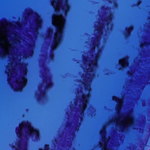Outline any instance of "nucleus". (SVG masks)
<instances>
[{"label": "nucleus", "mask_w": 150, "mask_h": 150, "mask_svg": "<svg viewBox=\"0 0 150 150\" xmlns=\"http://www.w3.org/2000/svg\"><path fill=\"white\" fill-rule=\"evenodd\" d=\"M16 132L17 136L20 139L17 143V147L16 150H28L27 142L30 138H35V140L39 139L38 131L34 128L31 124L27 122H23L16 127Z\"/></svg>", "instance_id": "1"}, {"label": "nucleus", "mask_w": 150, "mask_h": 150, "mask_svg": "<svg viewBox=\"0 0 150 150\" xmlns=\"http://www.w3.org/2000/svg\"><path fill=\"white\" fill-rule=\"evenodd\" d=\"M81 89L78 91L76 96L77 99L74 100V105H70L71 110L74 111L79 114V117L82 121L84 115V111L87 107L88 100L90 96L91 90V85H78Z\"/></svg>", "instance_id": "2"}, {"label": "nucleus", "mask_w": 150, "mask_h": 150, "mask_svg": "<svg viewBox=\"0 0 150 150\" xmlns=\"http://www.w3.org/2000/svg\"><path fill=\"white\" fill-rule=\"evenodd\" d=\"M112 100L117 103L115 110L117 112V117L111 120L109 123L112 122L116 124L117 127L120 129V131L123 132L127 130L129 127L133 124V121L132 119H129L120 112L122 103V100L121 99L117 97L113 96L112 97Z\"/></svg>", "instance_id": "3"}, {"label": "nucleus", "mask_w": 150, "mask_h": 150, "mask_svg": "<svg viewBox=\"0 0 150 150\" xmlns=\"http://www.w3.org/2000/svg\"><path fill=\"white\" fill-rule=\"evenodd\" d=\"M99 58V55L96 54L94 60H92L91 63L88 64L89 68L87 69V72L85 74H83L81 78L84 82L92 79L94 76V74H92L94 72V68L97 67L98 65V61Z\"/></svg>", "instance_id": "4"}, {"label": "nucleus", "mask_w": 150, "mask_h": 150, "mask_svg": "<svg viewBox=\"0 0 150 150\" xmlns=\"http://www.w3.org/2000/svg\"><path fill=\"white\" fill-rule=\"evenodd\" d=\"M38 92L35 94L38 100L45 99L46 97V93L53 85H38Z\"/></svg>", "instance_id": "5"}, {"label": "nucleus", "mask_w": 150, "mask_h": 150, "mask_svg": "<svg viewBox=\"0 0 150 150\" xmlns=\"http://www.w3.org/2000/svg\"><path fill=\"white\" fill-rule=\"evenodd\" d=\"M57 28V35L54 36L52 45L51 47L52 51L55 50L58 45L61 43L62 37L63 32L62 30H58L59 28L55 25Z\"/></svg>", "instance_id": "6"}, {"label": "nucleus", "mask_w": 150, "mask_h": 150, "mask_svg": "<svg viewBox=\"0 0 150 150\" xmlns=\"http://www.w3.org/2000/svg\"><path fill=\"white\" fill-rule=\"evenodd\" d=\"M42 78L43 82L46 83L45 84H105V83H83L81 84L77 83H48L50 78L47 75L43 74L42 75Z\"/></svg>", "instance_id": "7"}, {"label": "nucleus", "mask_w": 150, "mask_h": 150, "mask_svg": "<svg viewBox=\"0 0 150 150\" xmlns=\"http://www.w3.org/2000/svg\"><path fill=\"white\" fill-rule=\"evenodd\" d=\"M19 64L21 67V68L20 67V69L21 70L22 69V71H21V73H23V75L19 77L18 80L19 81H22L25 78L24 76L27 75V68L24 66H26L27 64L25 63H20Z\"/></svg>", "instance_id": "8"}, {"label": "nucleus", "mask_w": 150, "mask_h": 150, "mask_svg": "<svg viewBox=\"0 0 150 150\" xmlns=\"http://www.w3.org/2000/svg\"><path fill=\"white\" fill-rule=\"evenodd\" d=\"M37 18L35 19V23H36V27L35 29V32L37 33L38 29L40 28L41 26L42 21L40 19V16L38 13H36Z\"/></svg>", "instance_id": "9"}, {"label": "nucleus", "mask_w": 150, "mask_h": 150, "mask_svg": "<svg viewBox=\"0 0 150 150\" xmlns=\"http://www.w3.org/2000/svg\"><path fill=\"white\" fill-rule=\"evenodd\" d=\"M11 88L15 91L21 92L26 85H9Z\"/></svg>", "instance_id": "10"}, {"label": "nucleus", "mask_w": 150, "mask_h": 150, "mask_svg": "<svg viewBox=\"0 0 150 150\" xmlns=\"http://www.w3.org/2000/svg\"><path fill=\"white\" fill-rule=\"evenodd\" d=\"M128 57L127 56L124 57L123 58V60L124 61V65L122 66V68H120L119 69L120 70L122 68L123 69H125V68L129 66V63L128 61Z\"/></svg>", "instance_id": "11"}, {"label": "nucleus", "mask_w": 150, "mask_h": 150, "mask_svg": "<svg viewBox=\"0 0 150 150\" xmlns=\"http://www.w3.org/2000/svg\"><path fill=\"white\" fill-rule=\"evenodd\" d=\"M133 29V27L130 26L127 29L126 33L125 36L126 38H128L131 35V32Z\"/></svg>", "instance_id": "12"}, {"label": "nucleus", "mask_w": 150, "mask_h": 150, "mask_svg": "<svg viewBox=\"0 0 150 150\" xmlns=\"http://www.w3.org/2000/svg\"><path fill=\"white\" fill-rule=\"evenodd\" d=\"M112 13L109 14L108 17L107 18L106 21L107 22V25H108L110 24V22L112 20Z\"/></svg>", "instance_id": "13"}, {"label": "nucleus", "mask_w": 150, "mask_h": 150, "mask_svg": "<svg viewBox=\"0 0 150 150\" xmlns=\"http://www.w3.org/2000/svg\"><path fill=\"white\" fill-rule=\"evenodd\" d=\"M65 8H64L62 6V9L64 11L65 14L66 15L69 10V6L67 4H65Z\"/></svg>", "instance_id": "14"}, {"label": "nucleus", "mask_w": 150, "mask_h": 150, "mask_svg": "<svg viewBox=\"0 0 150 150\" xmlns=\"http://www.w3.org/2000/svg\"><path fill=\"white\" fill-rule=\"evenodd\" d=\"M127 76L128 78L131 79L134 77V74L133 71H128L127 73Z\"/></svg>", "instance_id": "15"}, {"label": "nucleus", "mask_w": 150, "mask_h": 150, "mask_svg": "<svg viewBox=\"0 0 150 150\" xmlns=\"http://www.w3.org/2000/svg\"><path fill=\"white\" fill-rule=\"evenodd\" d=\"M52 6L55 9V11L57 15L59 16L61 15V13H60V10L58 8H56L55 7V5L53 4H52Z\"/></svg>", "instance_id": "16"}, {"label": "nucleus", "mask_w": 150, "mask_h": 150, "mask_svg": "<svg viewBox=\"0 0 150 150\" xmlns=\"http://www.w3.org/2000/svg\"><path fill=\"white\" fill-rule=\"evenodd\" d=\"M103 25H100L98 28L97 30L98 31L99 33L100 34H103Z\"/></svg>", "instance_id": "17"}, {"label": "nucleus", "mask_w": 150, "mask_h": 150, "mask_svg": "<svg viewBox=\"0 0 150 150\" xmlns=\"http://www.w3.org/2000/svg\"><path fill=\"white\" fill-rule=\"evenodd\" d=\"M0 50H1L3 52V54L2 55H1V54L0 53V57H4L5 55H6L7 54H4V53L5 52V50L4 49L0 46Z\"/></svg>", "instance_id": "18"}, {"label": "nucleus", "mask_w": 150, "mask_h": 150, "mask_svg": "<svg viewBox=\"0 0 150 150\" xmlns=\"http://www.w3.org/2000/svg\"><path fill=\"white\" fill-rule=\"evenodd\" d=\"M148 44L150 45V43H149V42H145L144 43H142V44H141V45H140V47L141 48H142L144 46L147 45Z\"/></svg>", "instance_id": "19"}, {"label": "nucleus", "mask_w": 150, "mask_h": 150, "mask_svg": "<svg viewBox=\"0 0 150 150\" xmlns=\"http://www.w3.org/2000/svg\"><path fill=\"white\" fill-rule=\"evenodd\" d=\"M63 0H57V4L61 5L62 3Z\"/></svg>", "instance_id": "20"}, {"label": "nucleus", "mask_w": 150, "mask_h": 150, "mask_svg": "<svg viewBox=\"0 0 150 150\" xmlns=\"http://www.w3.org/2000/svg\"><path fill=\"white\" fill-rule=\"evenodd\" d=\"M50 59H53L54 57V54L53 53H51L50 56Z\"/></svg>", "instance_id": "21"}, {"label": "nucleus", "mask_w": 150, "mask_h": 150, "mask_svg": "<svg viewBox=\"0 0 150 150\" xmlns=\"http://www.w3.org/2000/svg\"><path fill=\"white\" fill-rule=\"evenodd\" d=\"M80 123H79L78 124V125H77V126L76 127H75V130L76 131H78L79 129V127H80Z\"/></svg>", "instance_id": "22"}, {"label": "nucleus", "mask_w": 150, "mask_h": 150, "mask_svg": "<svg viewBox=\"0 0 150 150\" xmlns=\"http://www.w3.org/2000/svg\"><path fill=\"white\" fill-rule=\"evenodd\" d=\"M16 24L19 28H20L22 26L21 24L17 22Z\"/></svg>", "instance_id": "23"}, {"label": "nucleus", "mask_w": 150, "mask_h": 150, "mask_svg": "<svg viewBox=\"0 0 150 150\" xmlns=\"http://www.w3.org/2000/svg\"><path fill=\"white\" fill-rule=\"evenodd\" d=\"M93 47H98V45L97 44L96 42L94 43L93 44Z\"/></svg>", "instance_id": "24"}, {"label": "nucleus", "mask_w": 150, "mask_h": 150, "mask_svg": "<svg viewBox=\"0 0 150 150\" xmlns=\"http://www.w3.org/2000/svg\"><path fill=\"white\" fill-rule=\"evenodd\" d=\"M34 12L33 10H31L28 13V15H29L30 14Z\"/></svg>", "instance_id": "25"}, {"label": "nucleus", "mask_w": 150, "mask_h": 150, "mask_svg": "<svg viewBox=\"0 0 150 150\" xmlns=\"http://www.w3.org/2000/svg\"><path fill=\"white\" fill-rule=\"evenodd\" d=\"M33 50H31V51L30 52V56H32V54H33Z\"/></svg>", "instance_id": "26"}, {"label": "nucleus", "mask_w": 150, "mask_h": 150, "mask_svg": "<svg viewBox=\"0 0 150 150\" xmlns=\"http://www.w3.org/2000/svg\"><path fill=\"white\" fill-rule=\"evenodd\" d=\"M114 6L115 7H117L118 6V4L117 3H115L114 4Z\"/></svg>", "instance_id": "27"}, {"label": "nucleus", "mask_w": 150, "mask_h": 150, "mask_svg": "<svg viewBox=\"0 0 150 150\" xmlns=\"http://www.w3.org/2000/svg\"><path fill=\"white\" fill-rule=\"evenodd\" d=\"M140 3V1H138V2H137V5H139V4Z\"/></svg>", "instance_id": "28"}, {"label": "nucleus", "mask_w": 150, "mask_h": 150, "mask_svg": "<svg viewBox=\"0 0 150 150\" xmlns=\"http://www.w3.org/2000/svg\"><path fill=\"white\" fill-rule=\"evenodd\" d=\"M52 31V30H49V32H51Z\"/></svg>", "instance_id": "29"}, {"label": "nucleus", "mask_w": 150, "mask_h": 150, "mask_svg": "<svg viewBox=\"0 0 150 150\" xmlns=\"http://www.w3.org/2000/svg\"><path fill=\"white\" fill-rule=\"evenodd\" d=\"M11 49H13V47H11Z\"/></svg>", "instance_id": "30"}, {"label": "nucleus", "mask_w": 150, "mask_h": 150, "mask_svg": "<svg viewBox=\"0 0 150 150\" xmlns=\"http://www.w3.org/2000/svg\"><path fill=\"white\" fill-rule=\"evenodd\" d=\"M25 58H27V56H25Z\"/></svg>", "instance_id": "31"}, {"label": "nucleus", "mask_w": 150, "mask_h": 150, "mask_svg": "<svg viewBox=\"0 0 150 150\" xmlns=\"http://www.w3.org/2000/svg\"><path fill=\"white\" fill-rule=\"evenodd\" d=\"M83 59H84H84H86V58H83Z\"/></svg>", "instance_id": "32"}, {"label": "nucleus", "mask_w": 150, "mask_h": 150, "mask_svg": "<svg viewBox=\"0 0 150 150\" xmlns=\"http://www.w3.org/2000/svg\"><path fill=\"white\" fill-rule=\"evenodd\" d=\"M7 75H8V76H9V74H8V72H7Z\"/></svg>", "instance_id": "33"}, {"label": "nucleus", "mask_w": 150, "mask_h": 150, "mask_svg": "<svg viewBox=\"0 0 150 150\" xmlns=\"http://www.w3.org/2000/svg\"><path fill=\"white\" fill-rule=\"evenodd\" d=\"M6 22V21H4L3 22L4 23H5Z\"/></svg>", "instance_id": "34"}, {"label": "nucleus", "mask_w": 150, "mask_h": 150, "mask_svg": "<svg viewBox=\"0 0 150 150\" xmlns=\"http://www.w3.org/2000/svg\"><path fill=\"white\" fill-rule=\"evenodd\" d=\"M137 86H142V85H137Z\"/></svg>", "instance_id": "35"}, {"label": "nucleus", "mask_w": 150, "mask_h": 150, "mask_svg": "<svg viewBox=\"0 0 150 150\" xmlns=\"http://www.w3.org/2000/svg\"><path fill=\"white\" fill-rule=\"evenodd\" d=\"M137 86H142V85H137Z\"/></svg>", "instance_id": "36"}, {"label": "nucleus", "mask_w": 150, "mask_h": 150, "mask_svg": "<svg viewBox=\"0 0 150 150\" xmlns=\"http://www.w3.org/2000/svg\"><path fill=\"white\" fill-rule=\"evenodd\" d=\"M13 69H12V72H13Z\"/></svg>", "instance_id": "37"}, {"label": "nucleus", "mask_w": 150, "mask_h": 150, "mask_svg": "<svg viewBox=\"0 0 150 150\" xmlns=\"http://www.w3.org/2000/svg\"><path fill=\"white\" fill-rule=\"evenodd\" d=\"M0 84H4V83H0Z\"/></svg>", "instance_id": "38"}, {"label": "nucleus", "mask_w": 150, "mask_h": 150, "mask_svg": "<svg viewBox=\"0 0 150 150\" xmlns=\"http://www.w3.org/2000/svg\"><path fill=\"white\" fill-rule=\"evenodd\" d=\"M2 30H3V31H4V29H2Z\"/></svg>", "instance_id": "39"}, {"label": "nucleus", "mask_w": 150, "mask_h": 150, "mask_svg": "<svg viewBox=\"0 0 150 150\" xmlns=\"http://www.w3.org/2000/svg\"><path fill=\"white\" fill-rule=\"evenodd\" d=\"M32 46V45H30V47H31Z\"/></svg>", "instance_id": "40"}, {"label": "nucleus", "mask_w": 150, "mask_h": 150, "mask_svg": "<svg viewBox=\"0 0 150 150\" xmlns=\"http://www.w3.org/2000/svg\"><path fill=\"white\" fill-rule=\"evenodd\" d=\"M100 50H98V52H99V51H100Z\"/></svg>", "instance_id": "41"}]
</instances>
